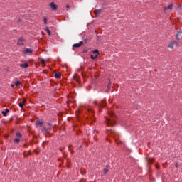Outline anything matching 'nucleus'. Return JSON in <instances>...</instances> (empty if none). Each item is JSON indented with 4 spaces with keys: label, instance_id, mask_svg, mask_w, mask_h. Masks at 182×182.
Instances as JSON below:
<instances>
[{
    "label": "nucleus",
    "instance_id": "f257e3e1",
    "mask_svg": "<svg viewBox=\"0 0 182 182\" xmlns=\"http://www.w3.org/2000/svg\"><path fill=\"white\" fill-rule=\"evenodd\" d=\"M25 43V38L23 37H20L17 41V45L18 46H23V43Z\"/></svg>",
    "mask_w": 182,
    "mask_h": 182
},
{
    "label": "nucleus",
    "instance_id": "f03ea898",
    "mask_svg": "<svg viewBox=\"0 0 182 182\" xmlns=\"http://www.w3.org/2000/svg\"><path fill=\"white\" fill-rule=\"evenodd\" d=\"M97 56H99V50H95L93 51L92 54L91 55V58L97 59Z\"/></svg>",
    "mask_w": 182,
    "mask_h": 182
},
{
    "label": "nucleus",
    "instance_id": "7ed1b4c3",
    "mask_svg": "<svg viewBox=\"0 0 182 182\" xmlns=\"http://www.w3.org/2000/svg\"><path fill=\"white\" fill-rule=\"evenodd\" d=\"M50 7L53 11H56L58 9V6L55 4V2H51L50 4Z\"/></svg>",
    "mask_w": 182,
    "mask_h": 182
},
{
    "label": "nucleus",
    "instance_id": "20e7f679",
    "mask_svg": "<svg viewBox=\"0 0 182 182\" xmlns=\"http://www.w3.org/2000/svg\"><path fill=\"white\" fill-rule=\"evenodd\" d=\"M106 123L107 126H114V121H112L110 119H106Z\"/></svg>",
    "mask_w": 182,
    "mask_h": 182
},
{
    "label": "nucleus",
    "instance_id": "39448f33",
    "mask_svg": "<svg viewBox=\"0 0 182 182\" xmlns=\"http://www.w3.org/2000/svg\"><path fill=\"white\" fill-rule=\"evenodd\" d=\"M174 43H176V46H178V43L177 41H173L169 43L168 48L173 49L174 48Z\"/></svg>",
    "mask_w": 182,
    "mask_h": 182
},
{
    "label": "nucleus",
    "instance_id": "423d86ee",
    "mask_svg": "<svg viewBox=\"0 0 182 182\" xmlns=\"http://www.w3.org/2000/svg\"><path fill=\"white\" fill-rule=\"evenodd\" d=\"M32 52H33V50H32V49H30V48H25L23 50V53L24 55H28V53H32Z\"/></svg>",
    "mask_w": 182,
    "mask_h": 182
},
{
    "label": "nucleus",
    "instance_id": "0eeeda50",
    "mask_svg": "<svg viewBox=\"0 0 182 182\" xmlns=\"http://www.w3.org/2000/svg\"><path fill=\"white\" fill-rule=\"evenodd\" d=\"M83 44V41H80L78 43H75L73 45V48H80Z\"/></svg>",
    "mask_w": 182,
    "mask_h": 182
},
{
    "label": "nucleus",
    "instance_id": "6e6552de",
    "mask_svg": "<svg viewBox=\"0 0 182 182\" xmlns=\"http://www.w3.org/2000/svg\"><path fill=\"white\" fill-rule=\"evenodd\" d=\"M54 77H55V79H60V77H62V74H60V73H55Z\"/></svg>",
    "mask_w": 182,
    "mask_h": 182
},
{
    "label": "nucleus",
    "instance_id": "1a4fd4ad",
    "mask_svg": "<svg viewBox=\"0 0 182 182\" xmlns=\"http://www.w3.org/2000/svg\"><path fill=\"white\" fill-rule=\"evenodd\" d=\"M28 66L29 65L27 63L20 65V68H23V69H26V68H28Z\"/></svg>",
    "mask_w": 182,
    "mask_h": 182
},
{
    "label": "nucleus",
    "instance_id": "9d476101",
    "mask_svg": "<svg viewBox=\"0 0 182 182\" xmlns=\"http://www.w3.org/2000/svg\"><path fill=\"white\" fill-rule=\"evenodd\" d=\"M8 113H9V109H6L5 111H2L1 114H3V116L5 117H6V114H8Z\"/></svg>",
    "mask_w": 182,
    "mask_h": 182
},
{
    "label": "nucleus",
    "instance_id": "9b49d317",
    "mask_svg": "<svg viewBox=\"0 0 182 182\" xmlns=\"http://www.w3.org/2000/svg\"><path fill=\"white\" fill-rule=\"evenodd\" d=\"M25 103H26V100H23V101L22 102H20L18 104L19 107H21L22 109V107H23V106H25Z\"/></svg>",
    "mask_w": 182,
    "mask_h": 182
},
{
    "label": "nucleus",
    "instance_id": "f8f14e48",
    "mask_svg": "<svg viewBox=\"0 0 182 182\" xmlns=\"http://www.w3.org/2000/svg\"><path fill=\"white\" fill-rule=\"evenodd\" d=\"M98 106L100 107H105V106H106V103H105L104 101H101L99 104H98Z\"/></svg>",
    "mask_w": 182,
    "mask_h": 182
},
{
    "label": "nucleus",
    "instance_id": "ddd939ff",
    "mask_svg": "<svg viewBox=\"0 0 182 182\" xmlns=\"http://www.w3.org/2000/svg\"><path fill=\"white\" fill-rule=\"evenodd\" d=\"M182 32L181 31H178L176 33V39L177 41H180V35H181Z\"/></svg>",
    "mask_w": 182,
    "mask_h": 182
},
{
    "label": "nucleus",
    "instance_id": "4468645a",
    "mask_svg": "<svg viewBox=\"0 0 182 182\" xmlns=\"http://www.w3.org/2000/svg\"><path fill=\"white\" fill-rule=\"evenodd\" d=\"M164 9L165 11H167V9H173V4H170L169 6H166Z\"/></svg>",
    "mask_w": 182,
    "mask_h": 182
},
{
    "label": "nucleus",
    "instance_id": "2eb2a0df",
    "mask_svg": "<svg viewBox=\"0 0 182 182\" xmlns=\"http://www.w3.org/2000/svg\"><path fill=\"white\" fill-rule=\"evenodd\" d=\"M36 126H42V124H43V122L42 121L38 120L36 122Z\"/></svg>",
    "mask_w": 182,
    "mask_h": 182
},
{
    "label": "nucleus",
    "instance_id": "dca6fc26",
    "mask_svg": "<svg viewBox=\"0 0 182 182\" xmlns=\"http://www.w3.org/2000/svg\"><path fill=\"white\" fill-rule=\"evenodd\" d=\"M95 15H100V9H96L94 11Z\"/></svg>",
    "mask_w": 182,
    "mask_h": 182
},
{
    "label": "nucleus",
    "instance_id": "f3484780",
    "mask_svg": "<svg viewBox=\"0 0 182 182\" xmlns=\"http://www.w3.org/2000/svg\"><path fill=\"white\" fill-rule=\"evenodd\" d=\"M48 128L46 127H43L42 129H41V132H43V133H48Z\"/></svg>",
    "mask_w": 182,
    "mask_h": 182
},
{
    "label": "nucleus",
    "instance_id": "a211bd4d",
    "mask_svg": "<svg viewBox=\"0 0 182 182\" xmlns=\"http://www.w3.org/2000/svg\"><path fill=\"white\" fill-rule=\"evenodd\" d=\"M47 61H48V60H45V59H43V58H42V59L41 60V63H42V65H45Z\"/></svg>",
    "mask_w": 182,
    "mask_h": 182
},
{
    "label": "nucleus",
    "instance_id": "6ab92c4d",
    "mask_svg": "<svg viewBox=\"0 0 182 182\" xmlns=\"http://www.w3.org/2000/svg\"><path fill=\"white\" fill-rule=\"evenodd\" d=\"M46 31L48 35H49V36H50V30H49V28L47 27V28H46Z\"/></svg>",
    "mask_w": 182,
    "mask_h": 182
},
{
    "label": "nucleus",
    "instance_id": "aec40b11",
    "mask_svg": "<svg viewBox=\"0 0 182 182\" xmlns=\"http://www.w3.org/2000/svg\"><path fill=\"white\" fill-rule=\"evenodd\" d=\"M15 86H19V85H21V82L19 81H16L14 83Z\"/></svg>",
    "mask_w": 182,
    "mask_h": 182
},
{
    "label": "nucleus",
    "instance_id": "412c9836",
    "mask_svg": "<svg viewBox=\"0 0 182 182\" xmlns=\"http://www.w3.org/2000/svg\"><path fill=\"white\" fill-rule=\"evenodd\" d=\"M43 21H44L45 25H46L48 23V18H46V17H44Z\"/></svg>",
    "mask_w": 182,
    "mask_h": 182
},
{
    "label": "nucleus",
    "instance_id": "4be33fe9",
    "mask_svg": "<svg viewBox=\"0 0 182 182\" xmlns=\"http://www.w3.org/2000/svg\"><path fill=\"white\" fill-rule=\"evenodd\" d=\"M153 161H154V160H153L152 158H151V159H149L148 160V163H149V164H151V163H153Z\"/></svg>",
    "mask_w": 182,
    "mask_h": 182
},
{
    "label": "nucleus",
    "instance_id": "5701e85b",
    "mask_svg": "<svg viewBox=\"0 0 182 182\" xmlns=\"http://www.w3.org/2000/svg\"><path fill=\"white\" fill-rule=\"evenodd\" d=\"M14 141H15V143H19V141H21V140L19 139V138H16V139H14Z\"/></svg>",
    "mask_w": 182,
    "mask_h": 182
},
{
    "label": "nucleus",
    "instance_id": "b1692460",
    "mask_svg": "<svg viewBox=\"0 0 182 182\" xmlns=\"http://www.w3.org/2000/svg\"><path fill=\"white\" fill-rule=\"evenodd\" d=\"M16 136L21 138V137H22V134H21V133H19V132H17Z\"/></svg>",
    "mask_w": 182,
    "mask_h": 182
},
{
    "label": "nucleus",
    "instance_id": "393cba45",
    "mask_svg": "<svg viewBox=\"0 0 182 182\" xmlns=\"http://www.w3.org/2000/svg\"><path fill=\"white\" fill-rule=\"evenodd\" d=\"M107 173H109V169H104V174H107Z\"/></svg>",
    "mask_w": 182,
    "mask_h": 182
},
{
    "label": "nucleus",
    "instance_id": "a878e982",
    "mask_svg": "<svg viewBox=\"0 0 182 182\" xmlns=\"http://www.w3.org/2000/svg\"><path fill=\"white\" fill-rule=\"evenodd\" d=\"M110 85H111V83H110V80H109V83H108L107 89H109V88L110 87Z\"/></svg>",
    "mask_w": 182,
    "mask_h": 182
},
{
    "label": "nucleus",
    "instance_id": "bb28decb",
    "mask_svg": "<svg viewBox=\"0 0 182 182\" xmlns=\"http://www.w3.org/2000/svg\"><path fill=\"white\" fill-rule=\"evenodd\" d=\"M110 116H113V112L109 113Z\"/></svg>",
    "mask_w": 182,
    "mask_h": 182
},
{
    "label": "nucleus",
    "instance_id": "cd10ccee",
    "mask_svg": "<svg viewBox=\"0 0 182 182\" xmlns=\"http://www.w3.org/2000/svg\"><path fill=\"white\" fill-rule=\"evenodd\" d=\"M67 8H70V6L69 5H67V6H66Z\"/></svg>",
    "mask_w": 182,
    "mask_h": 182
},
{
    "label": "nucleus",
    "instance_id": "c85d7f7f",
    "mask_svg": "<svg viewBox=\"0 0 182 182\" xmlns=\"http://www.w3.org/2000/svg\"><path fill=\"white\" fill-rule=\"evenodd\" d=\"M176 167H178V164H176Z\"/></svg>",
    "mask_w": 182,
    "mask_h": 182
},
{
    "label": "nucleus",
    "instance_id": "c756f323",
    "mask_svg": "<svg viewBox=\"0 0 182 182\" xmlns=\"http://www.w3.org/2000/svg\"><path fill=\"white\" fill-rule=\"evenodd\" d=\"M173 46H176V43H173Z\"/></svg>",
    "mask_w": 182,
    "mask_h": 182
},
{
    "label": "nucleus",
    "instance_id": "7c9ffc66",
    "mask_svg": "<svg viewBox=\"0 0 182 182\" xmlns=\"http://www.w3.org/2000/svg\"><path fill=\"white\" fill-rule=\"evenodd\" d=\"M11 87H14V85H12Z\"/></svg>",
    "mask_w": 182,
    "mask_h": 182
},
{
    "label": "nucleus",
    "instance_id": "2f4dec72",
    "mask_svg": "<svg viewBox=\"0 0 182 182\" xmlns=\"http://www.w3.org/2000/svg\"><path fill=\"white\" fill-rule=\"evenodd\" d=\"M95 105H96V102H95Z\"/></svg>",
    "mask_w": 182,
    "mask_h": 182
}]
</instances>
